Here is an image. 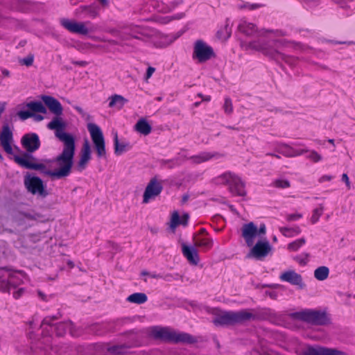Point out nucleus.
Returning a JSON list of instances; mask_svg holds the SVG:
<instances>
[{"label": "nucleus", "mask_w": 355, "mask_h": 355, "mask_svg": "<svg viewBox=\"0 0 355 355\" xmlns=\"http://www.w3.org/2000/svg\"><path fill=\"white\" fill-rule=\"evenodd\" d=\"M63 144L62 153L54 159L58 168L52 174L58 180L68 177L71 174L76 152V141L71 139L67 135L63 136Z\"/></svg>", "instance_id": "1"}, {"label": "nucleus", "mask_w": 355, "mask_h": 355, "mask_svg": "<svg viewBox=\"0 0 355 355\" xmlns=\"http://www.w3.org/2000/svg\"><path fill=\"white\" fill-rule=\"evenodd\" d=\"M258 319L259 317L257 314L250 313L246 309L239 311H223L215 313L212 322L216 327H224Z\"/></svg>", "instance_id": "2"}, {"label": "nucleus", "mask_w": 355, "mask_h": 355, "mask_svg": "<svg viewBox=\"0 0 355 355\" xmlns=\"http://www.w3.org/2000/svg\"><path fill=\"white\" fill-rule=\"evenodd\" d=\"M152 334L155 338L168 343L193 344L197 342V339L192 335L185 332L177 333L168 327H155Z\"/></svg>", "instance_id": "3"}, {"label": "nucleus", "mask_w": 355, "mask_h": 355, "mask_svg": "<svg viewBox=\"0 0 355 355\" xmlns=\"http://www.w3.org/2000/svg\"><path fill=\"white\" fill-rule=\"evenodd\" d=\"M141 342L136 336H130L127 343L109 346L107 344H96L94 355H126L130 349L139 347Z\"/></svg>", "instance_id": "4"}, {"label": "nucleus", "mask_w": 355, "mask_h": 355, "mask_svg": "<svg viewBox=\"0 0 355 355\" xmlns=\"http://www.w3.org/2000/svg\"><path fill=\"white\" fill-rule=\"evenodd\" d=\"M293 315L297 319L312 325L325 326L331 322L330 315L324 310L304 309Z\"/></svg>", "instance_id": "5"}, {"label": "nucleus", "mask_w": 355, "mask_h": 355, "mask_svg": "<svg viewBox=\"0 0 355 355\" xmlns=\"http://www.w3.org/2000/svg\"><path fill=\"white\" fill-rule=\"evenodd\" d=\"M58 319L55 315L48 316L43 319L40 327L42 329V335L44 337H48L54 331L57 336H63L67 331H71L73 323L71 321L61 322L55 325L51 324L52 321Z\"/></svg>", "instance_id": "6"}, {"label": "nucleus", "mask_w": 355, "mask_h": 355, "mask_svg": "<svg viewBox=\"0 0 355 355\" xmlns=\"http://www.w3.org/2000/svg\"><path fill=\"white\" fill-rule=\"evenodd\" d=\"M249 46L252 49L261 51L264 55L275 60L277 62L284 61L291 67L295 66L297 62V59L295 57L286 55L274 49H270L266 44H259L255 42H250L249 43Z\"/></svg>", "instance_id": "7"}, {"label": "nucleus", "mask_w": 355, "mask_h": 355, "mask_svg": "<svg viewBox=\"0 0 355 355\" xmlns=\"http://www.w3.org/2000/svg\"><path fill=\"white\" fill-rule=\"evenodd\" d=\"M218 182L229 185L232 193L239 196H245V182L236 175L226 172L217 178Z\"/></svg>", "instance_id": "8"}, {"label": "nucleus", "mask_w": 355, "mask_h": 355, "mask_svg": "<svg viewBox=\"0 0 355 355\" xmlns=\"http://www.w3.org/2000/svg\"><path fill=\"white\" fill-rule=\"evenodd\" d=\"M31 160L35 161L37 160V159L32 154L29 153H23L22 156H14V161L21 167L27 169L37 170L42 174L55 178V175L52 174V173H55V171L48 170L45 164L42 163H33L31 162Z\"/></svg>", "instance_id": "9"}, {"label": "nucleus", "mask_w": 355, "mask_h": 355, "mask_svg": "<svg viewBox=\"0 0 355 355\" xmlns=\"http://www.w3.org/2000/svg\"><path fill=\"white\" fill-rule=\"evenodd\" d=\"M87 130L90 133L94 148L98 159L106 157L105 143L103 132L100 127L95 123L87 124Z\"/></svg>", "instance_id": "10"}, {"label": "nucleus", "mask_w": 355, "mask_h": 355, "mask_svg": "<svg viewBox=\"0 0 355 355\" xmlns=\"http://www.w3.org/2000/svg\"><path fill=\"white\" fill-rule=\"evenodd\" d=\"M216 54L211 46L207 45L203 40H198L194 43L192 58L198 60V62L202 63L212 58Z\"/></svg>", "instance_id": "11"}, {"label": "nucleus", "mask_w": 355, "mask_h": 355, "mask_svg": "<svg viewBox=\"0 0 355 355\" xmlns=\"http://www.w3.org/2000/svg\"><path fill=\"white\" fill-rule=\"evenodd\" d=\"M24 185L27 190L33 195L38 194L43 198L49 195L42 180L37 176L26 175L24 178Z\"/></svg>", "instance_id": "12"}, {"label": "nucleus", "mask_w": 355, "mask_h": 355, "mask_svg": "<svg viewBox=\"0 0 355 355\" xmlns=\"http://www.w3.org/2000/svg\"><path fill=\"white\" fill-rule=\"evenodd\" d=\"M22 147L26 150L24 153L32 154L37 150L41 146L40 137L37 133L25 134L21 139Z\"/></svg>", "instance_id": "13"}, {"label": "nucleus", "mask_w": 355, "mask_h": 355, "mask_svg": "<svg viewBox=\"0 0 355 355\" xmlns=\"http://www.w3.org/2000/svg\"><path fill=\"white\" fill-rule=\"evenodd\" d=\"M271 250L272 247L268 240L259 241L252 247L247 257H254L257 260H261L268 255Z\"/></svg>", "instance_id": "14"}, {"label": "nucleus", "mask_w": 355, "mask_h": 355, "mask_svg": "<svg viewBox=\"0 0 355 355\" xmlns=\"http://www.w3.org/2000/svg\"><path fill=\"white\" fill-rule=\"evenodd\" d=\"M47 128L50 130H55V136L63 142V136L67 135L71 139L75 140V137L67 132H64L66 128V123L62 120L61 116H55L51 121L47 124Z\"/></svg>", "instance_id": "15"}, {"label": "nucleus", "mask_w": 355, "mask_h": 355, "mask_svg": "<svg viewBox=\"0 0 355 355\" xmlns=\"http://www.w3.org/2000/svg\"><path fill=\"white\" fill-rule=\"evenodd\" d=\"M163 190V187L157 178H153L148 182L144 193L143 202L148 203L150 198L159 196Z\"/></svg>", "instance_id": "16"}, {"label": "nucleus", "mask_w": 355, "mask_h": 355, "mask_svg": "<svg viewBox=\"0 0 355 355\" xmlns=\"http://www.w3.org/2000/svg\"><path fill=\"white\" fill-rule=\"evenodd\" d=\"M60 24L67 31L73 33H78L86 35L89 33V30L85 27L84 23L76 22L69 19L62 18L60 19Z\"/></svg>", "instance_id": "17"}, {"label": "nucleus", "mask_w": 355, "mask_h": 355, "mask_svg": "<svg viewBox=\"0 0 355 355\" xmlns=\"http://www.w3.org/2000/svg\"><path fill=\"white\" fill-rule=\"evenodd\" d=\"M123 35L125 37L124 40L134 38L141 41H146V37H148L147 34L145 33L142 28L133 25L123 27Z\"/></svg>", "instance_id": "18"}, {"label": "nucleus", "mask_w": 355, "mask_h": 355, "mask_svg": "<svg viewBox=\"0 0 355 355\" xmlns=\"http://www.w3.org/2000/svg\"><path fill=\"white\" fill-rule=\"evenodd\" d=\"M91 146L87 139H85L80 151V157L77 163V170L82 172L87 167V165L92 158Z\"/></svg>", "instance_id": "19"}, {"label": "nucleus", "mask_w": 355, "mask_h": 355, "mask_svg": "<svg viewBox=\"0 0 355 355\" xmlns=\"http://www.w3.org/2000/svg\"><path fill=\"white\" fill-rule=\"evenodd\" d=\"M41 99L55 116H62L63 114V107L58 99L47 95H42Z\"/></svg>", "instance_id": "20"}, {"label": "nucleus", "mask_w": 355, "mask_h": 355, "mask_svg": "<svg viewBox=\"0 0 355 355\" xmlns=\"http://www.w3.org/2000/svg\"><path fill=\"white\" fill-rule=\"evenodd\" d=\"M258 234V228L253 222L244 224L242 227V236L244 238L248 246L254 244V240Z\"/></svg>", "instance_id": "21"}, {"label": "nucleus", "mask_w": 355, "mask_h": 355, "mask_svg": "<svg viewBox=\"0 0 355 355\" xmlns=\"http://www.w3.org/2000/svg\"><path fill=\"white\" fill-rule=\"evenodd\" d=\"M279 278L282 281L288 282L292 285L299 286L300 288L304 286L301 275L297 273L295 270L285 271L281 274Z\"/></svg>", "instance_id": "22"}, {"label": "nucleus", "mask_w": 355, "mask_h": 355, "mask_svg": "<svg viewBox=\"0 0 355 355\" xmlns=\"http://www.w3.org/2000/svg\"><path fill=\"white\" fill-rule=\"evenodd\" d=\"M182 254L190 263L196 266L199 263L198 253L195 247L182 244Z\"/></svg>", "instance_id": "23"}, {"label": "nucleus", "mask_w": 355, "mask_h": 355, "mask_svg": "<svg viewBox=\"0 0 355 355\" xmlns=\"http://www.w3.org/2000/svg\"><path fill=\"white\" fill-rule=\"evenodd\" d=\"M14 275H9L3 268L0 269V291L2 292H10V284H14L12 279Z\"/></svg>", "instance_id": "24"}, {"label": "nucleus", "mask_w": 355, "mask_h": 355, "mask_svg": "<svg viewBox=\"0 0 355 355\" xmlns=\"http://www.w3.org/2000/svg\"><path fill=\"white\" fill-rule=\"evenodd\" d=\"M223 156L222 154L216 152H202L199 155L191 156L189 159L195 164H200L213 158L219 159Z\"/></svg>", "instance_id": "25"}, {"label": "nucleus", "mask_w": 355, "mask_h": 355, "mask_svg": "<svg viewBox=\"0 0 355 355\" xmlns=\"http://www.w3.org/2000/svg\"><path fill=\"white\" fill-rule=\"evenodd\" d=\"M110 331L109 323H94L88 327V332L101 336Z\"/></svg>", "instance_id": "26"}, {"label": "nucleus", "mask_w": 355, "mask_h": 355, "mask_svg": "<svg viewBox=\"0 0 355 355\" xmlns=\"http://www.w3.org/2000/svg\"><path fill=\"white\" fill-rule=\"evenodd\" d=\"M114 153L116 155H121L131 148V146L129 142L119 143L117 132H115L114 135Z\"/></svg>", "instance_id": "27"}, {"label": "nucleus", "mask_w": 355, "mask_h": 355, "mask_svg": "<svg viewBox=\"0 0 355 355\" xmlns=\"http://www.w3.org/2000/svg\"><path fill=\"white\" fill-rule=\"evenodd\" d=\"M238 28L240 32L249 37L253 36L257 32L256 26L254 24L247 22L246 21H241Z\"/></svg>", "instance_id": "28"}, {"label": "nucleus", "mask_w": 355, "mask_h": 355, "mask_svg": "<svg viewBox=\"0 0 355 355\" xmlns=\"http://www.w3.org/2000/svg\"><path fill=\"white\" fill-rule=\"evenodd\" d=\"M189 218V215L187 213H184L182 217H180L178 213L175 211L171 217V227L175 228L179 225H182L183 226H186L188 224V220Z\"/></svg>", "instance_id": "29"}, {"label": "nucleus", "mask_w": 355, "mask_h": 355, "mask_svg": "<svg viewBox=\"0 0 355 355\" xmlns=\"http://www.w3.org/2000/svg\"><path fill=\"white\" fill-rule=\"evenodd\" d=\"M135 128L138 132L144 135H148L152 131L151 125L144 118L140 119L137 122V123L135 125Z\"/></svg>", "instance_id": "30"}, {"label": "nucleus", "mask_w": 355, "mask_h": 355, "mask_svg": "<svg viewBox=\"0 0 355 355\" xmlns=\"http://www.w3.org/2000/svg\"><path fill=\"white\" fill-rule=\"evenodd\" d=\"M13 140V134L10 130L8 123L3 124L0 133L1 144L12 143Z\"/></svg>", "instance_id": "31"}, {"label": "nucleus", "mask_w": 355, "mask_h": 355, "mask_svg": "<svg viewBox=\"0 0 355 355\" xmlns=\"http://www.w3.org/2000/svg\"><path fill=\"white\" fill-rule=\"evenodd\" d=\"M128 99L121 95L114 94L110 98L109 107H116L119 110L121 109L124 105L128 103Z\"/></svg>", "instance_id": "32"}, {"label": "nucleus", "mask_w": 355, "mask_h": 355, "mask_svg": "<svg viewBox=\"0 0 355 355\" xmlns=\"http://www.w3.org/2000/svg\"><path fill=\"white\" fill-rule=\"evenodd\" d=\"M254 42H257V43H259V44H268V46L270 49H276V50H277V49H279L280 47L286 46L288 43H293L296 46H300L301 45L300 43H296V42H289V41H288L286 40H273L271 42V44L268 43V42H260V41H254Z\"/></svg>", "instance_id": "33"}, {"label": "nucleus", "mask_w": 355, "mask_h": 355, "mask_svg": "<svg viewBox=\"0 0 355 355\" xmlns=\"http://www.w3.org/2000/svg\"><path fill=\"white\" fill-rule=\"evenodd\" d=\"M148 300L147 295L144 293H135L127 297V301L137 304H142Z\"/></svg>", "instance_id": "34"}, {"label": "nucleus", "mask_w": 355, "mask_h": 355, "mask_svg": "<svg viewBox=\"0 0 355 355\" xmlns=\"http://www.w3.org/2000/svg\"><path fill=\"white\" fill-rule=\"evenodd\" d=\"M26 106L33 112L46 113V108L40 101H31L28 103Z\"/></svg>", "instance_id": "35"}, {"label": "nucleus", "mask_w": 355, "mask_h": 355, "mask_svg": "<svg viewBox=\"0 0 355 355\" xmlns=\"http://www.w3.org/2000/svg\"><path fill=\"white\" fill-rule=\"evenodd\" d=\"M329 273V270L327 266H320L314 271V277L319 281L325 280Z\"/></svg>", "instance_id": "36"}, {"label": "nucleus", "mask_w": 355, "mask_h": 355, "mask_svg": "<svg viewBox=\"0 0 355 355\" xmlns=\"http://www.w3.org/2000/svg\"><path fill=\"white\" fill-rule=\"evenodd\" d=\"M276 151L286 157H293V148L286 144H279L276 148Z\"/></svg>", "instance_id": "37"}, {"label": "nucleus", "mask_w": 355, "mask_h": 355, "mask_svg": "<svg viewBox=\"0 0 355 355\" xmlns=\"http://www.w3.org/2000/svg\"><path fill=\"white\" fill-rule=\"evenodd\" d=\"M30 4V1L28 0H17L15 1L12 3V9L20 11L25 12Z\"/></svg>", "instance_id": "38"}, {"label": "nucleus", "mask_w": 355, "mask_h": 355, "mask_svg": "<svg viewBox=\"0 0 355 355\" xmlns=\"http://www.w3.org/2000/svg\"><path fill=\"white\" fill-rule=\"evenodd\" d=\"M280 232L286 237H291L294 235H297L301 232V230L299 227H282L279 228Z\"/></svg>", "instance_id": "39"}, {"label": "nucleus", "mask_w": 355, "mask_h": 355, "mask_svg": "<svg viewBox=\"0 0 355 355\" xmlns=\"http://www.w3.org/2000/svg\"><path fill=\"white\" fill-rule=\"evenodd\" d=\"M217 37L220 40H227L231 36V27L227 21L225 26L223 28L217 31Z\"/></svg>", "instance_id": "40"}, {"label": "nucleus", "mask_w": 355, "mask_h": 355, "mask_svg": "<svg viewBox=\"0 0 355 355\" xmlns=\"http://www.w3.org/2000/svg\"><path fill=\"white\" fill-rule=\"evenodd\" d=\"M196 245L210 249L213 246V240L209 238H198L196 240Z\"/></svg>", "instance_id": "41"}, {"label": "nucleus", "mask_w": 355, "mask_h": 355, "mask_svg": "<svg viewBox=\"0 0 355 355\" xmlns=\"http://www.w3.org/2000/svg\"><path fill=\"white\" fill-rule=\"evenodd\" d=\"M305 239L301 238L288 243L287 248L290 251L295 252L297 251L301 246L305 244Z\"/></svg>", "instance_id": "42"}, {"label": "nucleus", "mask_w": 355, "mask_h": 355, "mask_svg": "<svg viewBox=\"0 0 355 355\" xmlns=\"http://www.w3.org/2000/svg\"><path fill=\"white\" fill-rule=\"evenodd\" d=\"M323 211L324 207L322 206V204L319 205V207L313 209L312 216L311 218V222L312 224H315L319 220L320 217L323 214Z\"/></svg>", "instance_id": "43"}, {"label": "nucleus", "mask_w": 355, "mask_h": 355, "mask_svg": "<svg viewBox=\"0 0 355 355\" xmlns=\"http://www.w3.org/2000/svg\"><path fill=\"white\" fill-rule=\"evenodd\" d=\"M154 8L157 11L160 12H170V8H168V4L165 3L162 1H156L153 4Z\"/></svg>", "instance_id": "44"}, {"label": "nucleus", "mask_w": 355, "mask_h": 355, "mask_svg": "<svg viewBox=\"0 0 355 355\" xmlns=\"http://www.w3.org/2000/svg\"><path fill=\"white\" fill-rule=\"evenodd\" d=\"M223 107L226 114L230 115L233 112L232 101L230 97L227 96L225 98V101Z\"/></svg>", "instance_id": "45"}, {"label": "nucleus", "mask_w": 355, "mask_h": 355, "mask_svg": "<svg viewBox=\"0 0 355 355\" xmlns=\"http://www.w3.org/2000/svg\"><path fill=\"white\" fill-rule=\"evenodd\" d=\"M309 257V254L306 252H304L301 254L296 255L293 257V259L297 261L300 265L304 266L308 262V258Z\"/></svg>", "instance_id": "46"}, {"label": "nucleus", "mask_w": 355, "mask_h": 355, "mask_svg": "<svg viewBox=\"0 0 355 355\" xmlns=\"http://www.w3.org/2000/svg\"><path fill=\"white\" fill-rule=\"evenodd\" d=\"M322 355H347L345 352L336 349L323 347Z\"/></svg>", "instance_id": "47"}, {"label": "nucleus", "mask_w": 355, "mask_h": 355, "mask_svg": "<svg viewBox=\"0 0 355 355\" xmlns=\"http://www.w3.org/2000/svg\"><path fill=\"white\" fill-rule=\"evenodd\" d=\"M323 347H319L318 349L313 347H310L307 350L304 351L302 355H322Z\"/></svg>", "instance_id": "48"}, {"label": "nucleus", "mask_w": 355, "mask_h": 355, "mask_svg": "<svg viewBox=\"0 0 355 355\" xmlns=\"http://www.w3.org/2000/svg\"><path fill=\"white\" fill-rule=\"evenodd\" d=\"M23 215L28 219H32V220H40V221L44 220V216L39 213H35V212H33V214L24 213Z\"/></svg>", "instance_id": "49"}, {"label": "nucleus", "mask_w": 355, "mask_h": 355, "mask_svg": "<svg viewBox=\"0 0 355 355\" xmlns=\"http://www.w3.org/2000/svg\"><path fill=\"white\" fill-rule=\"evenodd\" d=\"M34 61V55L33 54H29L27 57L24 58L19 60V63L21 64L26 65V67H30L33 64Z\"/></svg>", "instance_id": "50"}, {"label": "nucleus", "mask_w": 355, "mask_h": 355, "mask_svg": "<svg viewBox=\"0 0 355 355\" xmlns=\"http://www.w3.org/2000/svg\"><path fill=\"white\" fill-rule=\"evenodd\" d=\"M162 163L164 164H167L168 168H173V167L180 166L181 164L178 158L162 160Z\"/></svg>", "instance_id": "51"}, {"label": "nucleus", "mask_w": 355, "mask_h": 355, "mask_svg": "<svg viewBox=\"0 0 355 355\" xmlns=\"http://www.w3.org/2000/svg\"><path fill=\"white\" fill-rule=\"evenodd\" d=\"M274 185L277 188L286 189L290 187V182L287 180H276Z\"/></svg>", "instance_id": "52"}, {"label": "nucleus", "mask_w": 355, "mask_h": 355, "mask_svg": "<svg viewBox=\"0 0 355 355\" xmlns=\"http://www.w3.org/2000/svg\"><path fill=\"white\" fill-rule=\"evenodd\" d=\"M307 158L312 160L313 162H318L322 160V156L315 150H311L307 155Z\"/></svg>", "instance_id": "53"}, {"label": "nucleus", "mask_w": 355, "mask_h": 355, "mask_svg": "<svg viewBox=\"0 0 355 355\" xmlns=\"http://www.w3.org/2000/svg\"><path fill=\"white\" fill-rule=\"evenodd\" d=\"M17 115L22 121H24L28 119V118L33 116L34 114L28 110H21L18 112Z\"/></svg>", "instance_id": "54"}, {"label": "nucleus", "mask_w": 355, "mask_h": 355, "mask_svg": "<svg viewBox=\"0 0 355 355\" xmlns=\"http://www.w3.org/2000/svg\"><path fill=\"white\" fill-rule=\"evenodd\" d=\"M109 33H110L114 36L120 38L121 40H124V39H125V37L123 35V27L121 30H117L115 28L111 29L109 31Z\"/></svg>", "instance_id": "55"}, {"label": "nucleus", "mask_w": 355, "mask_h": 355, "mask_svg": "<svg viewBox=\"0 0 355 355\" xmlns=\"http://www.w3.org/2000/svg\"><path fill=\"white\" fill-rule=\"evenodd\" d=\"M261 7L260 4L258 3H244L239 6L240 8H248L249 10H255L258 8Z\"/></svg>", "instance_id": "56"}, {"label": "nucleus", "mask_w": 355, "mask_h": 355, "mask_svg": "<svg viewBox=\"0 0 355 355\" xmlns=\"http://www.w3.org/2000/svg\"><path fill=\"white\" fill-rule=\"evenodd\" d=\"M1 145L3 148L6 153H7L9 155H12L13 153L12 148L11 146V143L1 144Z\"/></svg>", "instance_id": "57"}, {"label": "nucleus", "mask_w": 355, "mask_h": 355, "mask_svg": "<svg viewBox=\"0 0 355 355\" xmlns=\"http://www.w3.org/2000/svg\"><path fill=\"white\" fill-rule=\"evenodd\" d=\"M302 217V215L300 214H289L287 216L286 220L288 221H293V220H297Z\"/></svg>", "instance_id": "58"}, {"label": "nucleus", "mask_w": 355, "mask_h": 355, "mask_svg": "<svg viewBox=\"0 0 355 355\" xmlns=\"http://www.w3.org/2000/svg\"><path fill=\"white\" fill-rule=\"evenodd\" d=\"M182 3V1H173L168 3V8H170V12H171L175 8H176L178 5Z\"/></svg>", "instance_id": "59"}, {"label": "nucleus", "mask_w": 355, "mask_h": 355, "mask_svg": "<svg viewBox=\"0 0 355 355\" xmlns=\"http://www.w3.org/2000/svg\"><path fill=\"white\" fill-rule=\"evenodd\" d=\"M155 69L153 67H149L148 69H147V71H146V75H145V78L146 79H148L150 78L153 73L155 72Z\"/></svg>", "instance_id": "60"}, {"label": "nucleus", "mask_w": 355, "mask_h": 355, "mask_svg": "<svg viewBox=\"0 0 355 355\" xmlns=\"http://www.w3.org/2000/svg\"><path fill=\"white\" fill-rule=\"evenodd\" d=\"M341 180L343 182H344L346 184V186L348 187V189L350 188V182L349 180V177L347 173H343L342 175Z\"/></svg>", "instance_id": "61"}, {"label": "nucleus", "mask_w": 355, "mask_h": 355, "mask_svg": "<svg viewBox=\"0 0 355 355\" xmlns=\"http://www.w3.org/2000/svg\"><path fill=\"white\" fill-rule=\"evenodd\" d=\"M306 152H309V150H307V149L297 150V149L293 148V157L301 155Z\"/></svg>", "instance_id": "62"}, {"label": "nucleus", "mask_w": 355, "mask_h": 355, "mask_svg": "<svg viewBox=\"0 0 355 355\" xmlns=\"http://www.w3.org/2000/svg\"><path fill=\"white\" fill-rule=\"evenodd\" d=\"M24 293V288H21L18 291H17L13 293V297L15 299H18V298H19L22 295V294Z\"/></svg>", "instance_id": "63"}, {"label": "nucleus", "mask_w": 355, "mask_h": 355, "mask_svg": "<svg viewBox=\"0 0 355 355\" xmlns=\"http://www.w3.org/2000/svg\"><path fill=\"white\" fill-rule=\"evenodd\" d=\"M71 63L80 67H85L87 64V62L85 60L72 61Z\"/></svg>", "instance_id": "64"}]
</instances>
